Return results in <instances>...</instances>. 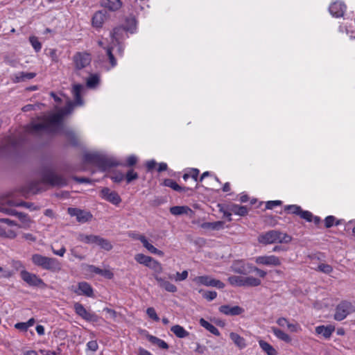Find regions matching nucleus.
I'll return each instance as SVG.
<instances>
[{
    "label": "nucleus",
    "instance_id": "f257e3e1",
    "mask_svg": "<svg viewBox=\"0 0 355 355\" xmlns=\"http://www.w3.org/2000/svg\"><path fill=\"white\" fill-rule=\"evenodd\" d=\"M73 104L69 101L67 106L60 109L56 113L44 116L38 119V121L32 123L28 127V131L33 134L53 133L60 130L67 137L73 144H76V135L72 130L64 129L63 117L71 113Z\"/></svg>",
    "mask_w": 355,
    "mask_h": 355
},
{
    "label": "nucleus",
    "instance_id": "f03ea898",
    "mask_svg": "<svg viewBox=\"0 0 355 355\" xmlns=\"http://www.w3.org/2000/svg\"><path fill=\"white\" fill-rule=\"evenodd\" d=\"M31 261L34 265L53 272H59L62 269L61 263L55 258L34 254L31 257Z\"/></svg>",
    "mask_w": 355,
    "mask_h": 355
},
{
    "label": "nucleus",
    "instance_id": "7ed1b4c3",
    "mask_svg": "<svg viewBox=\"0 0 355 355\" xmlns=\"http://www.w3.org/2000/svg\"><path fill=\"white\" fill-rule=\"evenodd\" d=\"M291 236L287 234L277 231L270 230L260 234L258 241L263 245H268L275 243H288L291 242Z\"/></svg>",
    "mask_w": 355,
    "mask_h": 355
},
{
    "label": "nucleus",
    "instance_id": "20e7f679",
    "mask_svg": "<svg viewBox=\"0 0 355 355\" xmlns=\"http://www.w3.org/2000/svg\"><path fill=\"white\" fill-rule=\"evenodd\" d=\"M7 205H3V201L0 200V211L10 216H16L21 222L20 225L17 226L20 228L28 229L31 227L33 221L28 216V214L23 212H18L12 209V207H7Z\"/></svg>",
    "mask_w": 355,
    "mask_h": 355
},
{
    "label": "nucleus",
    "instance_id": "39448f33",
    "mask_svg": "<svg viewBox=\"0 0 355 355\" xmlns=\"http://www.w3.org/2000/svg\"><path fill=\"white\" fill-rule=\"evenodd\" d=\"M0 200L3 201V205L8 207H24L31 210H39L38 206H35L33 203L20 201L16 199V193L14 191L8 192L3 195Z\"/></svg>",
    "mask_w": 355,
    "mask_h": 355
},
{
    "label": "nucleus",
    "instance_id": "423d86ee",
    "mask_svg": "<svg viewBox=\"0 0 355 355\" xmlns=\"http://www.w3.org/2000/svg\"><path fill=\"white\" fill-rule=\"evenodd\" d=\"M354 312H355V306L352 302L343 301L337 305L334 313V319L341 321L349 314Z\"/></svg>",
    "mask_w": 355,
    "mask_h": 355
},
{
    "label": "nucleus",
    "instance_id": "0eeeda50",
    "mask_svg": "<svg viewBox=\"0 0 355 355\" xmlns=\"http://www.w3.org/2000/svg\"><path fill=\"white\" fill-rule=\"evenodd\" d=\"M42 181L53 187H63L67 184V179L51 171L44 174Z\"/></svg>",
    "mask_w": 355,
    "mask_h": 355
},
{
    "label": "nucleus",
    "instance_id": "6e6552de",
    "mask_svg": "<svg viewBox=\"0 0 355 355\" xmlns=\"http://www.w3.org/2000/svg\"><path fill=\"white\" fill-rule=\"evenodd\" d=\"M21 279L29 286L45 288L46 284L35 274L31 273L26 270H22L20 273Z\"/></svg>",
    "mask_w": 355,
    "mask_h": 355
},
{
    "label": "nucleus",
    "instance_id": "1a4fd4ad",
    "mask_svg": "<svg viewBox=\"0 0 355 355\" xmlns=\"http://www.w3.org/2000/svg\"><path fill=\"white\" fill-rule=\"evenodd\" d=\"M73 306L76 313L80 316L83 319L89 322H96L98 320L97 315L87 311L80 303L76 302Z\"/></svg>",
    "mask_w": 355,
    "mask_h": 355
},
{
    "label": "nucleus",
    "instance_id": "9d476101",
    "mask_svg": "<svg viewBox=\"0 0 355 355\" xmlns=\"http://www.w3.org/2000/svg\"><path fill=\"white\" fill-rule=\"evenodd\" d=\"M101 197L114 205H118L121 202L119 195L107 187H104L101 189Z\"/></svg>",
    "mask_w": 355,
    "mask_h": 355
},
{
    "label": "nucleus",
    "instance_id": "9b49d317",
    "mask_svg": "<svg viewBox=\"0 0 355 355\" xmlns=\"http://www.w3.org/2000/svg\"><path fill=\"white\" fill-rule=\"evenodd\" d=\"M68 214L71 216H76L79 223H86L92 219V215L86 211H83L76 208H68Z\"/></svg>",
    "mask_w": 355,
    "mask_h": 355
},
{
    "label": "nucleus",
    "instance_id": "f8f14e48",
    "mask_svg": "<svg viewBox=\"0 0 355 355\" xmlns=\"http://www.w3.org/2000/svg\"><path fill=\"white\" fill-rule=\"evenodd\" d=\"M196 282L198 284H201L206 286H213L216 287L218 288H223L225 287L224 283H223L220 280L215 279L207 275L200 276L196 277Z\"/></svg>",
    "mask_w": 355,
    "mask_h": 355
},
{
    "label": "nucleus",
    "instance_id": "ddd939ff",
    "mask_svg": "<svg viewBox=\"0 0 355 355\" xmlns=\"http://www.w3.org/2000/svg\"><path fill=\"white\" fill-rule=\"evenodd\" d=\"M256 263L268 266H278L281 265V261L279 257L275 255L259 256L255 259Z\"/></svg>",
    "mask_w": 355,
    "mask_h": 355
},
{
    "label": "nucleus",
    "instance_id": "4468645a",
    "mask_svg": "<svg viewBox=\"0 0 355 355\" xmlns=\"http://www.w3.org/2000/svg\"><path fill=\"white\" fill-rule=\"evenodd\" d=\"M76 68L78 70L85 68L91 62L90 55L87 53H78L73 57Z\"/></svg>",
    "mask_w": 355,
    "mask_h": 355
},
{
    "label": "nucleus",
    "instance_id": "2eb2a0df",
    "mask_svg": "<svg viewBox=\"0 0 355 355\" xmlns=\"http://www.w3.org/2000/svg\"><path fill=\"white\" fill-rule=\"evenodd\" d=\"M71 291L78 295H83L87 297L93 296L92 288L88 283L85 282H80L77 288L72 286Z\"/></svg>",
    "mask_w": 355,
    "mask_h": 355
},
{
    "label": "nucleus",
    "instance_id": "dca6fc26",
    "mask_svg": "<svg viewBox=\"0 0 355 355\" xmlns=\"http://www.w3.org/2000/svg\"><path fill=\"white\" fill-rule=\"evenodd\" d=\"M219 311L227 315H239L244 312L243 308L239 306H230V305H223L220 306Z\"/></svg>",
    "mask_w": 355,
    "mask_h": 355
},
{
    "label": "nucleus",
    "instance_id": "f3484780",
    "mask_svg": "<svg viewBox=\"0 0 355 355\" xmlns=\"http://www.w3.org/2000/svg\"><path fill=\"white\" fill-rule=\"evenodd\" d=\"M105 11L99 10L94 13L92 19V26L95 28L102 27L107 17Z\"/></svg>",
    "mask_w": 355,
    "mask_h": 355
},
{
    "label": "nucleus",
    "instance_id": "a211bd4d",
    "mask_svg": "<svg viewBox=\"0 0 355 355\" xmlns=\"http://www.w3.org/2000/svg\"><path fill=\"white\" fill-rule=\"evenodd\" d=\"M154 277L157 281L158 285L164 288L166 291L175 293L177 291V287L173 284L170 283L165 278L161 277L159 275H154Z\"/></svg>",
    "mask_w": 355,
    "mask_h": 355
},
{
    "label": "nucleus",
    "instance_id": "6ab92c4d",
    "mask_svg": "<svg viewBox=\"0 0 355 355\" xmlns=\"http://www.w3.org/2000/svg\"><path fill=\"white\" fill-rule=\"evenodd\" d=\"M277 324L282 327H287L291 332H298L301 331V327L297 323H291L286 318H279L277 320Z\"/></svg>",
    "mask_w": 355,
    "mask_h": 355
},
{
    "label": "nucleus",
    "instance_id": "aec40b11",
    "mask_svg": "<svg viewBox=\"0 0 355 355\" xmlns=\"http://www.w3.org/2000/svg\"><path fill=\"white\" fill-rule=\"evenodd\" d=\"M36 76L35 73L32 72H19L17 73L13 74L11 77V79L13 83H17L20 82H24L26 80H30L35 78Z\"/></svg>",
    "mask_w": 355,
    "mask_h": 355
},
{
    "label": "nucleus",
    "instance_id": "412c9836",
    "mask_svg": "<svg viewBox=\"0 0 355 355\" xmlns=\"http://www.w3.org/2000/svg\"><path fill=\"white\" fill-rule=\"evenodd\" d=\"M345 6L341 2H334L329 6V12L333 16L339 17L343 16Z\"/></svg>",
    "mask_w": 355,
    "mask_h": 355
},
{
    "label": "nucleus",
    "instance_id": "4be33fe9",
    "mask_svg": "<svg viewBox=\"0 0 355 355\" xmlns=\"http://www.w3.org/2000/svg\"><path fill=\"white\" fill-rule=\"evenodd\" d=\"M137 239L139 240L143 244L144 247L146 248L150 252L155 254H158L159 256H163L164 252L155 247H154L152 244H150L147 239L144 235H139Z\"/></svg>",
    "mask_w": 355,
    "mask_h": 355
},
{
    "label": "nucleus",
    "instance_id": "5701e85b",
    "mask_svg": "<svg viewBox=\"0 0 355 355\" xmlns=\"http://www.w3.org/2000/svg\"><path fill=\"white\" fill-rule=\"evenodd\" d=\"M248 265L242 261H234L231 266V270L235 273L246 275L249 272L247 270V268H248Z\"/></svg>",
    "mask_w": 355,
    "mask_h": 355
},
{
    "label": "nucleus",
    "instance_id": "b1692460",
    "mask_svg": "<svg viewBox=\"0 0 355 355\" xmlns=\"http://www.w3.org/2000/svg\"><path fill=\"white\" fill-rule=\"evenodd\" d=\"M101 6L110 11H116L121 8L122 2L121 0H102Z\"/></svg>",
    "mask_w": 355,
    "mask_h": 355
},
{
    "label": "nucleus",
    "instance_id": "393cba45",
    "mask_svg": "<svg viewBox=\"0 0 355 355\" xmlns=\"http://www.w3.org/2000/svg\"><path fill=\"white\" fill-rule=\"evenodd\" d=\"M334 329V327L331 325L327 327L322 325L315 328V332L318 334H322L324 338H328L331 336Z\"/></svg>",
    "mask_w": 355,
    "mask_h": 355
},
{
    "label": "nucleus",
    "instance_id": "a878e982",
    "mask_svg": "<svg viewBox=\"0 0 355 355\" xmlns=\"http://www.w3.org/2000/svg\"><path fill=\"white\" fill-rule=\"evenodd\" d=\"M271 330L274 335L279 340L288 343L291 342V336L288 334L283 331L282 330L275 327H271Z\"/></svg>",
    "mask_w": 355,
    "mask_h": 355
},
{
    "label": "nucleus",
    "instance_id": "bb28decb",
    "mask_svg": "<svg viewBox=\"0 0 355 355\" xmlns=\"http://www.w3.org/2000/svg\"><path fill=\"white\" fill-rule=\"evenodd\" d=\"M261 281L260 279L252 277H243V286L244 287H256L260 286Z\"/></svg>",
    "mask_w": 355,
    "mask_h": 355
},
{
    "label": "nucleus",
    "instance_id": "cd10ccee",
    "mask_svg": "<svg viewBox=\"0 0 355 355\" xmlns=\"http://www.w3.org/2000/svg\"><path fill=\"white\" fill-rule=\"evenodd\" d=\"M83 88V86L80 84L74 85L73 87L72 92L74 96L75 103L78 105H82L83 103L80 96Z\"/></svg>",
    "mask_w": 355,
    "mask_h": 355
},
{
    "label": "nucleus",
    "instance_id": "c85d7f7f",
    "mask_svg": "<svg viewBox=\"0 0 355 355\" xmlns=\"http://www.w3.org/2000/svg\"><path fill=\"white\" fill-rule=\"evenodd\" d=\"M88 268L89 272L101 275L108 279H112L113 277V273L109 270H103L92 265L89 266Z\"/></svg>",
    "mask_w": 355,
    "mask_h": 355
},
{
    "label": "nucleus",
    "instance_id": "c756f323",
    "mask_svg": "<svg viewBox=\"0 0 355 355\" xmlns=\"http://www.w3.org/2000/svg\"><path fill=\"white\" fill-rule=\"evenodd\" d=\"M230 338L234 342V343L240 349H243L246 346L245 339L240 336L238 334L232 332L230 334Z\"/></svg>",
    "mask_w": 355,
    "mask_h": 355
},
{
    "label": "nucleus",
    "instance_id": "7c9ffc66",
    "mask_svg": "<svg viewBox=\"0 0 355 355\" xmlns=\"http://www.w3.org/2000/svg\"><path fill=\"white\" fill-rule=\"evenodd\" d=\"M229 211L241 216H244L248 214V209L245 206H240L235 204L231 205L229 207Z\"/></svg>",
    "mask_w": 355,
    "mask_h": 355
},
{
    "label": "nucleus",
    "instance_id": "2f4dec72",
    "mask_svg": "<svg viewBox=\"0 0 355 355\" xmlns=\"http://www.w3.org/2000/svg\"><path fill=\"white\" fill-rule=\"evenodd\" d=\"M191 209L187 206H174L170 208V212L175 216L187 214Z\"/></svg>",
    "mask_w": 355,
    "mask_h": 355
},
{
    "label": "nucleus",
    "instance_id": "473e14b6",
    "mask_svg": "<svg viewBox=\"0 0 355 355\" xmlns=\"http://www.w3.org/2000/svg\"><path fill=\"white\" fill-rule=\"evenodd\" d=\"M200 325L208 330L210 333L213 334L215 336H219L220 332L218 329L214 327L213 324H210L209 322L205 320L203 318L200 319L199 321Z\"/></svg>",
    "mask_w": 355,
    "mask_h": 355
},
{
    "label": "nucleus",
    "instance_id": "72a5a7b5",
    "mask_svg": "<svg viewBox=\"0 0 355 355\" xmlns=\"http://www.w3.org/2000/svg\"><path fill=\"white\" fill-rule=\"evenodd\" d=\"M148 340L153 343V345H155L158 346L159 347L167 349L168 348V345L164 340L151 335H148L147 336Z\"/></svg>",
    "mask_w": 355,
    "mask_h": 355
},
{
    "label": "nucleus",
    "instance_id": "f704fd0d",
    "mask_svg": "<svg viewBox=\"0 0 355 355\" xmlns=\"http://www.w3.org/2000/svg\"><path fill=\"white\" fill-rule=\"evenodd\" d=\"M171 331L178 338H182L189 336V332L187 331L182 326L178 324L173 326Z\"/></svg>",
    "mask_w": 355,
    "mask_h": 355
},
{
    "label": "nucleus",
    "instance_id": "c9c22d12",
    "mask_svg": "<svg viewBox=\"0 0 355 355\" xmlns=\"http://www.w3.org/2000/svg\"><path fill=\"white\" fill-rule=\"evenodd\" d=\"M259 345L261 347V348L268 354V355H276L277 354V352L276 350L274 349V347L270 345L268 343L266 342V341H263V340H260L259 342Z\"/></svg>",
    "mask_w": 355,
    "mask_h": 355
},
{
    "label": "nucleus",
    "instance_id": "e433bc0d",
    "mask_svg": "<svg viewBox=\"0 0 355 355\" xmlns=\"http://www.w3.org/2000/svg\"><path fill=\"white\" fill-rule=\"evenodd\" d=\"M98 236L90 234V235H86L81 234L78 236V240L81 242L85 243H94L96 244V241L98 239Z\"/></svg>",
    "mask_w": 355,
    "mask_h": 355
},
{
    "label": "nucleus",
    "instance_id": "4c0bfd02",
    "mask_svg": "<svg viewBox=\"0 0 355 355\" xmlns=\"http://www.w3.org/2000/svg\"><path fill=\"white\" fill-rule=\"evenodd\" d=\"M223 223L221 221H216L213 223H203L200 227L203 229L209 230H220L223 227Z\"/></svg>",
    "mask_w": 355,
    "mask_h": 355
},
{
    "label": "nucleus",
    "instance_id": "58836bf2",
    "mask_svg": "<svg viewBox=\"0 0 355 355\" xmlns=\"http://www.w3.org/2000/svg\"><path fill=\"white\" fill-rule=\"evenodd\" d=\"M96 245H98L102 249L107 251H110L112 249V245L111 244V243L108 240L103 239L101 236H98Z\"/></svg>",
    "mask_w": 355,
    "mask_h": 355
},
{
    "label": "nucleus",
    "instance_id": "ea45409f",
    "mask_svg": "<svg viewBox=\"0 0 355 355\" xmlns=\"http://www.w3.org/2000/svg\"><path fill=\"white\" fill-rule=\"evenodd\" d=\"M125 31V29L121 27H117L113 29L112 36V44L114 45L115 43H118L120 39V35Z\"/></svg>",
    "mask_w": 355,
    "mask_h": 355
},
{
    "label": "nucleus",
    "instance_id": "a19ab883",
    "mask_svg": "<svg viewBox=\"0 0 355 355\" xmlns=\"http://www.w3.org/2000/svg\"><path fill=\"white\" fill-rule=\"evenodd\" d=\"M135 259L140 264H143L148 267L149 263H150L151 260L153 259V258L144 255L143 254H137L135 255Z\"/></svg>",
    "mask_w": 355,
    "mask_h": 355
},
{
    "label": "nucleus",
    "instance_id": "79ce46f5",
    "mask_svg": "<svg viewBox=\"0 0 355 355\" xmlns=\"http://www.w3.org/2000/svg\"><path fill=\"white\" fill-rule=\"evenodd\" d=\"M227 280L233 286H243V277L242 276L232 275Z\"/></svg>",
    "mask_w": 355,
    "mask_h": 355
},
{
    "label": "nucleus",
    "instance_id": "37998d69",
    "mask_svg": "<svg viewBox=\"0 0 355 355\" xmlns=\"http://www.w3.org/2000/svg\"><path fill=\"white\" fill-rule=\"evenodd\" d=\"M148 267L155 271L154 275H159V274H160L163 271V268H162L161 263L159 262H158L157 261L155 260L154 259H153L151 260V261L149 263Z\"/></svg>",
    "mask_w": 355,
    "mask_h": 355
},
{
    "label": "nucleus",
    "instance_id": "c03bdc74",
    "mask_svg": "<svg viewBox=\"0 0 355 355\" xmlns=\"http://www.w3.org/2000/svg\"><path fill=\"white\" fill-rule=\"evenodd\" d=\"M29 41L36 52H39L42 49V44L35 36H31Z\"/></svg>",
    "mask_w": 355,
    "mask_h": 355
},
{
    "label": "nucleus",
    "instance_id": "a18cd8bd",
    "mask_svg": "<svg viewBox=\"0 0 355 355\" xmlns=\"http://www.w3.org/2000/svg\"><path fill=\"white\" fill-rule=\"evenodd\" d=\"M316 270L324 274H330L333 271V268L329 264L322 263L318 265Z\"/></svg>",
    "mask_w": 355,
    "mask_h": 355
},
{
    "label": "nucleus",
    "instance_id": "49530a36",
    "mask_svg": "<svg viewBox=\"0 0 355 355\" xmlns=\"http://www.w3.org/2000/svg\"><path fill=\"white\" fill-rule=\"evenodd\" d=\"M99 81V78L97 75H92L87 80V85L89 87H94Z\"/></svg>",
    "mask_w": 355,
    "mask_h": 355
},
{
    "label": "nucleus",
    "instance_id": "de8ad7c7",
    "mask_svg": "<svg viewBox=\"0 0 355 355\" xmlns=\"http://www.w3.org/2000/svg\"><path fill=\"white\" fill-rule=\"evenodd\" d=\"M137 173L135 172L132 169L128 171L125 175V180L127 183H130L132 180H137L138 178Z\"/></svg>",
    "mask_w": 355,
    "mask_h": 355
},
{
    "label": "nucleus",
    "instance_id": "09e8293b",
    "mask_svg": "<svg viewBox=\"0 0 355 355\" xmlns=\"http://www.w3.org/2000/svg\"><path fill=\"white\" fill-rule=\"evenodd\" d=\"M248 268L250 270L255 272L260 277H265L267 275V272L261 269H259L257 267L252 266L251 264H248Z\"/></svg>",
    "mask_w": 355,
    "mask_h": 355
},
{
    "label": "nucleus",
    "instance_id": "8fccbe9b",
    "mask_svg": "<svg viewBox=\"0 0 355 355\" xmlns=\"http://www.w3.org/2000/svg\"><path fill=\"white\" fill-rule=\"evenodd\" d=\"M285 210H288L291 213L295 214L296 215H300V214L302 211L300 207H299L297 205H295L286 206L285 207Z\"/></svg>",
    "mask_w": 355,
    "mask_h": 355
},
{
    "label": "nucleus",
    "instance_id": "3c124183",
    "mask_svg": "<svg viewBox=\"0 0 355 355\" xmlns=\"http://www.w3.org/2000/svg\"><path fill=\"white\" fill-rule=\"evenodd\" d=\"M146 313L148 315V317L150 318L151 319H153L155 321L159 320V318L157 316L154 308H153V307L148 308L146 310Z\"/></svg>",
    "mask_w": 355,
    "mask_h": 355
},
{
    "label": "nucleus",
    "instance_id": "603ef678",
    "mask_svg": "<svg viewBox=\"0 0 355 355\" xmlns=\"http://www.w3.org/2000/svg\"><path fill=\"white\" fill-rule=\"evenodd\" d=\"M188 277V272L187 270H184L182 272H176L174 277V280L176 282L183 281L186 279Z\"/></svg>",
    "mask_w": 355,
    "mask_h": 355
},
{
    "label": "nucleus",
    "instance_id": "864d4df0",
    "mask_svg": "<svg viewBox=\"0 0 355 355\" xmlns=\"http://www.w3.org/2000/svg\"><path fill=\"white\" fill-rule=\"evenodd\" d=\"M112 47H108L106 49V53L109 58L111 65L112 67H114L116 64V60L114 58V57L112 53Z\"/></svg>",
    "mask_w": 355,
    "mask_h": 355
},
{
    "label": "nucleus",
    "instance_id": "5fc2aeb1",
    "mask_svg": "<svg viewBox=\"0 0 355 355\" xmlns=\"http://www.w3.org/2000/svg\"><path fill=\"white\" fill-rule=\"evenodd\" d=\"M165 184L171 188H172L175 191H180L181 189L180 186H179L177 182L172 180H166L165 181Z\"/></svg>",
    "mask_w": 355,
    "mask_h": 355
},
{
    "label": "nucleus",
    "instance_id": "6e6d98bb",
    "mask_svg": "<svg viewBox=\"0 0 355 355\" xmlns=\"http://www.w3.org/2000/svg\"><path fill=\"white\" fill-rule=\"evenodd\" d=\"M217 296V293L216 291H206L203 293V297L206 298L208 301H211L214 300Z\"/></svg>",
    "mask_w": 355,
    "mask_h": 355
},
{
    "label": "nucleus",
    "instance_id": "4d7b16f0",
    "mask_svg": "<svg viewBox=\"0 0 355 355\" xmlns=\"http://www.w3.org/2000/svg\"><path fill=\"white\" fill-rule=\"evenodd\" d=\"M300 216H301V218L306 219L307 221L310 222L312 220L313 215L311 212L308 211L302 210L300 214Z\"/></svg>",
    "mask_w": 355,
    "mask_h": 355
},
{
    "label": "nucleus",
    "instance_id": "13d9d810",
    "mask_svg": "<svg viewBox=\"0 0 355 355\" xmlns=\"http://www.w3.org/2000/svg\"><path fill=\"white\" fill-rule=\"evenodd\" d=\"M87 349L92 352H96L98 349V345L96 340H91L87 344Z\"/></svg>",
    "mask_w": 355,
    "mask_h": 355
},
{
    "label": "nucleus",
    "instance_id": "bf43d9fd",
    "mask_svg": "<svg viewBox=\"0 0 355 355\" xmlns=\"http://www.w3.org/2000/svg\"><path fill=\"white\" fill-rule=\"evenodd\" d=\"M49 55L51 58L52 61H53L55 62H58V60H59L58 55L57 54V51L55 49H50Z\"/></svg>",
    "mask_w": 355,
    "mask_h": 355
},
{
    "label": "nucleus",
    "instance_id": "052dcab7",
    "mask_svg": "<svg viewBox=\"0 0 355 355\" xmlns=\"http://www.w3.org/2000/svg\"><path fill=\"white\" fill-rule=\"evenodd\" d=\"M86 159L91 162H97L101 159V157L94 154H89L86 155Z\"/></svg>",
    "mask_w": 355,
    "mask_h": 355
},
{
    "label": "nucleus",
    "instance_id": "680f3d73",
    "mask_svg": "<svg viewBox=\"0 0 355 355\" xmlns=\"http://www.w3.org/2000/svg\"><path fill=\"white\" fill-rule=\"evenodd\" d=\"M137 162V158L135 155H130L127 159V166H131L135 165Z\"/></svg>",
    "mask_w": 355,
    "mask_h": 355
},
{
    "label": "nucleus",
    "instance_id": "e2e57ef3",
    "mask_svg": "<svg viewBox=\"0 0 355 355\" xmlns=\"http://www.w3.org/2000/svg\"><path fill=\"white\" fill-rule=\"evenodd\" d=\"M282 202L280 200L268 201L266 204V208L272 209L274 207L280 205Z\"/></svg>",
    "mask_w": 355,
    "mask_h": 355
},
{
    "label": "nucleus",
    "instance_id": "0e129e2a",
    "mask_svg": "<svg viewBox=\"0 0 355 355\" xmlns=\"http://www.w3.org/2000/svg\"><path fill=\"white\" fill-rule=\"evenodd\" d=\"M15 327L17 329H19V330H21V331H26L27 329H28V327H27V324H26V322H18V323H16L15 324Z\"/></svg>",
    "mask_w": 355,
    "mask_h": 355
},
{
    "label": "nucleus",
    "instance_id": "69168bd1",
    "mask_svg": "<svg viewBox=\"0 0 355 355\" xmlns=\"http://www.w3.org/2000/svg\"><path fill=\"white\" fill-rule=\"evenodd\" d=\"M334 220H335V218L334 216H327L325 218V226L327 227H331L334 225Z\"/></svg>",
    "mask_w": 355,
    "mask_h": 355
},
{
    "label": "nucleus",
    "instance_id": "338daca9",
    "mask_svg": "<svg viewBox=\"0 0 355 355\" xmlns=\"http://www.w3.org/2000/svg\"><path fill=\"white\" fill-rule=\"evenodd\" d=\"M17 236V233L12 230H6V234L4 235V237L9 238V239H15Z\"/></svg>",
    "mask_w": 355,
    "mask_h": 355
},
{
    "label": "nucleus",
    "instance_id": "774afa93",
    "mask_svg": "<svg viewBox=\"0 0 355 355\" xmlns=\"http://www.w3.org/2000/svg\"><path fill=\"white\" fill-rule=\"evenodd\" d=\"M36 107H39V105H31L28 104L22 107V111L24 112H30L31 110H35Z\"/></svg>",
    "mask_w": 355,
    "mask_h": 355
}]
</instances>
